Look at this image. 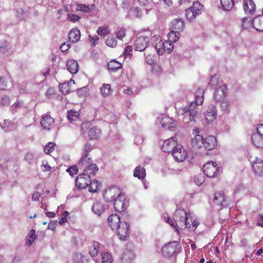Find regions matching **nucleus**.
Wrapping results in <instances>:
<instances>
[{"instance_id": "f257e3e1", "label": "nucleus", "mask_w": 263, "mask_h": 263, "mask_svg": "<svg viewBox=\"0 0 263 263\" xmlns=\"http://www.w3.org/2000/svg\"><path fill=\"white\" fill-rule=\"evenodd\" d=\"M167 127L168 132H173V134L170 138L165 140V153H172L179 144L178 143L176 135V122L172 118L165 117V127Z\"/></svg>"}, {"instance_id": "f03ea898", "label": "nucleus", "mask_w": 263, "mask_h": 263, "mask_svg": "<svg viewBox=\"0 0 263 263\" xmlns=\"http://www.w3.org/2000/svg\"><path fill=\"white\" fill-rule=\"evenodd\" d=\"M81 129L82 134L87 133L89 140L97 139L101 135V130L97 127L92 126L89 122L83 123L81 125Z\"/></svg>"}, {"instance_id": "7ed1b4c3", "label": "nucleus", "mask_w": 263, "mask_h": 263, "mask_svg": "<svg viewBox=\"0 0 263 263\" xmlns=\"http://www.w3.org/2000/svg\"><path fill=\"white\" fill-rule=\"evenodd\" d=\"M177 229L184 230L186 228L191 229V224L187 222V213L183 210H177L175 213Z\"/></svg>"}, {"instance_id": "20e7f679", "label": "nucleus", "mask_w": 263, "mask_h": 263, "mask_svg": "<svg viewBox=\"0 0 263 263\" xmlns=\"http://www.w3.org/2000/svg\"><path fill=\"white\" fill-rule=\"evenodd\" d=\"M114 206L116 211L122 212L124 211L129 205V201L125 197L124 194L122 193L114 201Z\"/></svg>"}, {"instance_id": "39448f33", "label": "nucleus", "mask_w": 263, "mask_h": 263, "mask_svg": "<svg viewBox=\"0 0 263 263\" xmlns=\"http://www.w3.org/2000/svg\"><path fill=\"white\" fill-rule=\"evenodd\" d=\"M203 170L206 176L212 178L216 176L219 171V167L215 162L210 161L203 165Z\"/></svg>"}, {"instance_id": "423d86ee", "label": "nucleus", "mask_w": 263, "mask_h": 263, "mask_svg": "<svg viewBox=\"0 0 263 263\" xmlns=\"http://www.w3.org/2000/svg\"><path fill=\"white\" fill-rule=\"evenodd\" d=\"M129 224L125 221H122L115 229L116 234L121 240H125L128 237Z\"/></svg>"}, {"instance_id": "0eeeda50", "label": "nucleus", "mask_w": 263, "mask_h": 263, "mask_svg": "<svg viewBox=\"0 0 263 263\" xmlns=\"http://www.w3.org/2000/svg\"><path fill=\"white\" fill-rule=\"evenodd\" d=\"M121 194L122 193L120 192L119 188L113 186L106 189L103 196L106 202H111Z\"/></svg>"}, {"instance_id": "6e6552de", "label": "nucleus", "mask_w": 263, "mask_h": 263, "mask_svg": "<svg viewBox=\"0 0 263 263\" xmlns=\"http://www.w3.org/2000/svg\"><path fill=\"white\" fill-rule=\"evenodd\" d=\"M174 159L178 162H183L187 157V154L185 148L181 145L178 146L172 153Z\"/></svg>"}, {"instance_id": "1a4fd4ad", "label": "nucleus", "mask_w": 263, "mask_h": 263, "mask_svg": "<svg viewBox=\"0 0 263 263\" xmlns=\"http://www.w3.org/2000/svg\"><path fill=\"white\" fill-rule=\"evenodd\" d=\"M91 178L88 174L84 172L80 174L76 179V184L79 189H84L88 186Z\"/></svg>"}, {"instance_id": "9d476101", "label": "nucleus", "mask_w": 263, "mask_h": 263, "mask_svg": "<svg viewBox=\"0 0 263 263\" xmlns=\"http://www.w3.org/2000/svg\"><path fill=\"white\" fill-rule=\"evenodd\" d=\"M54 120L50 115L46 114L42 116L41 125L43 128L50 130L54 126Z\"/></svg>"}, {"instance_id": "9b49d317", "label": "nucleus", "mask_w": 263, "mask_h": 263, "mask_svg": "<svg viewBox=\"0 0 263 263\" xmlns=\"http://www.w3.org/2000/svg\"><path fill=\"white\" fill-rule=\"evenodd\" d=\"M252 168L256 176H263V161L259 158H255L252 162Z\"/></svg>"}, {"instance_id": "f8f14e48", "label": "nucleus", "mask_w": 263, "mask_h": 263, "mask_svg": "<svg viewBox=\"0 0 263 263\" xmlns=\"http://www.w3.org/2000/svg\"><path fill=\"white\" fill-rule=\"evenodd\" d=\"M149 42L148 36H141L137 38L135 41V50L139 51H143L147 46Z\"/></svg>"}, {"instance_id": "ddd939ff", "label": "nucleus", "mask_w": 263, "mask_h": 263, "mask_svg": "<svg viewBox=\"0 0 263 263\" xmlns=\"http://www.w3.org/2000/svg\"><path fill=\"white\" fill-rule=\"evenodd\" d=\"M204 89L202 88H199L195 92V100L191 103V107H195L197 105H201L203 102V95Z\"/></svg>"}, {"instance_id": "4468645a", "label": "nucleus", "mask_w": 263, "mask_h": 263, "mask_svg": "<svg viewBox=\"0 0 263 263\" xmlns=\"http://www.w3.org/2000/svg\"><path fill=\"white\" fill-rule=\"evenodd\" d=\"M203 146L205 149L211 151L215 148L217 145V140L215 137L209 136L203 140Z\"/></svg>"}, {"instance_id": "2eb2a0df", "label": "nucleus", "mask_w": 263, "mask_h": 263, "mask_svg": "<svg viewBox=\"0 0 263 263\" xmlns=\"http://www.w3.org/2000/svg\"><path fill=\"white\" fill-rule=\"evenodd\" d=\"M184 22L182 19L177 18L171 22V28L172 30L178 32L182 31L184 28Z\"/></svg>"}, {"instance_id": "dca6fc26", "label": "nucleus", "mask_w": 263, "mask_h": 263, "mask_svg": "<svg viewBox=\"0 0 263 263\" xmlns=\"http://www.w3.org/2000/svg\"><path fill=\"white\" fill-rule=\"evenodd\" d=\"M227 85H223L220 88H217L214 92V98L215 101L220 102L225 99V96L227 93Z\"/></svg>"}, {"instance_id": "f3484780", "label": "nucleus", "mask_w": 263, "mask_h": 263, "mask_svg": "<svg viewBox=\"0 0 263 263\" xmlns=\"http://www.w3.org/2000/svg\"><path fill=\"white\" fill-rule=\"evenodd\" d=\"M243 8L246 13L253 14L256 10V5L253 0H243Z\"/></svg>"}, {"instance_id": "a211bd4d", "label": "nucleus", "mask_w": 263, "mask_h": 263, "mask_svg": "<svg viewBox=\"0 0 263 263\" xmlns=\"http://www.w3.org/2000/svg\"><path fill=\"white\" fill-rule=\"evenodd\" d=\"M69 41L72 43L78 42L81 38V32L78 28H72L68 34Z\"/></svg>"}, {"instance_id": "6ab92c4d", "label": "nucleus", "mask_w": 263, "mask_h": 263, "mask_svg": "<svg viewBox=\"0 0 263 263\" xmlns=\"http://www.w3.org/2000/svg\"><path fill=\"white\" fill-rule=\"evenodd\" d=\"M178 243L177 241H173L165 245V253L169 257L173 255L178 250Z\"/></svg>"}, {"instance_id": "aec40b11", "label": "nucleus", "mask_w": 263, "mask_h": 263, "mask_svg": "<svg viewBox=\"0 0 263 263\" xmlns=\"http://www.w3.org/2000/svg\"><path fill=\"white\" fill-rule=\"evenodd\" d=\"M75 84L74 81L71 80L69 82L64 83L59 85L60 91L64 94H68L73 91V88L72 86Z\"/></svg>"}, {"instance_id": "412c9836", "label": "nucleus", "mask_w": 263, "mask_h": 263, "mask_svg": "<svg viewBox=\"0 0 263 263\" xmlns=\"http://www.w3.org/2000/svg\"><path fill=\"white\" fill-rule=\"evenodd\" d=\"M121 222L120 217L116 214H112L108 218V224L112 230H115Z\"/></svg>"}, {"instance_id": "4be33fe9", "label": "nucleus", "mask_w": 263, "mask_h": 263, "mask_svg": "<svg viewBox=\"0 0 263 263\" xmlns=\"http://www.w3.org/2000/svg\"><path fill=\"white\" fill-rule=\"evenodd\" d=\"M216 109L214 106L211 105L208 107L206 113H205V117L207 122L209 123L215 119L216 117Z\"/></svg>"}, {"instance_id": "5701e85b", "label": "nucleus", "mask_w": 263, "mask_h": 263, "mask_svg": "<svg viewBox=\"0 0 263 263\" xmlns=\"http://www.w3.org/2000/svg\"><path fill=\"white\" fill-rule=\"evenodd\" d=\"M203 138L201 135H196L191 140V145L194 148L199 149L203 146Z\"/></svg>"}, {"instance_id": "b1692460", "label": "nucleus", "mask_w": 263, "mask_h": 263, "mask_svg": "<svg viewBox=\"0 0 263 263\" xmlns=\"http://www.w3.org/2000/svg\"><path fill=\"white\" fill-rule=\"evenodd\" d=\"M226 201L224 193L223 191L216 193L213 198V202L219 206H223Z\"/></svg>"}, {"instance_id": "393cba45", "label": "nucleus", "mask_w": 263, "mask_h": 263, "mask_svg": "<svg viewBox=\"0 0 263 263\" xmlns=\"http://www.w3.org/2000/svg\"><path fill=\"white\" fill-rule=\"evenodd\" d=\"M251 24L256 30L263 31V15H259L255 17Z\"/></svg>"}, {"instance_id": "a878e982", "label": "nucleus", "mask_w": 263, "mask_h": 263, "mask_svg": "<svg viewBox=\"0 0 263 263\" xmlns=\"http://www.w3.org/2000/svg\"><path fill=\"white\" fill-rule=\"evenodd\" d=\"M100 249V243L96 241H92L89 246V253L92 257L97 256Z\"/></svg>"}, {"instance_id": "bb28decb", "label": "nucleus", "mask_w": 263, "mask_h": 263, "mask_svg": "<svg viewBox=\"0 0 263 263\" xmlns=\"http://www.w3.org/2000/svg\"><path fill=\"white\" fill-rule=\"evenodd\" d=\"M66 66L67 70L72 74H75L78 71L79 65L74 60H69L67 61Z\"/></svg>"}, {"instance_id": "cd10ccee", "label": "nucleus", "mask_w": 263, "mask_h": 263, "mask_svg": "<svg viewBox=\"0 0 263 263\" xmlns=\"http://www.w3.org/2000/svg\"><path fill=\"white\" fill-rule=\"evenodd\" d=\"M253 144L258 148H263V136L254 133L251 137Z\"/></svg>"}, {"instance_id": "c85d7f7f", "label": "nucleus", "mask_w": 263, "mask_h": 263, "mask_svg": "<svg viewBox=\"0 0 263 263\" xmlns=\"http://www.w3.org/2000/svg\"><path fill=\"white\" fill-rule=\"evenodd\" d=\"M122 65L118 61L113 60L109 61L107 64V67L109 70L111 72H115L122 68Z\"/></svg>"}, {"instance_id": "c756f323", "label": "nucleus", "mask_w": 263, "mask_h": 263, "mask_svg": "<svg viewBox=\"0 0 263 263\" xmlns=\"http://www.w3.org/2000/svg\"><path fill=\"white\" fill-rule=\"evenodd\" d=\"M145 175L146 172L143 167L141 166L136 167L134 173V177H137L139 179H143L145 178Z\"/></svg>"}, {"instance_id": "7c9ffc66", "label": "nucleus", "mask_w": 263, "mask_h": 263, "mask_svg": "<svg viewBox=\"0 0 263 263\" xmlns=\"http://www.w3.org/2000/svg\"><path fill=\"white\" fill-rule=\"evenodd\" d=\"M167 41H165L167 43H174L177 41L180 37V33L172 30L167 34Z\"/></svg>"}, {"instance_id": "2f4dec72", "label": "nucleus", "mask_w": 263, "mask_h": 263, "mask_svg": "<svg viewBox=\"0 0 263 263\" xmlns=\"http://www.w3.org/2000/svg\"><path fill=\"white\" fill-rule=\"evenodd\" d=\"M104 205L99 202H95L92 206V211L98 215H100L104 211Z\"/></svg>"}, {"instance_id": "473e14b6", "label": "nucleus", "mask_w": 263, "mask_h": 263, "mask_svg": "<svg viewBox=\"0 0 263 263\" xmlns=\"http://www.w3.org/2000/svg\"><path fill=\"white\" fill-rule=\"evenodd\" d=\"M190 8L197 15L201 14L203 11V6L198 1L194 2Z\"/></svg>"}, {"instance_id": "72a5a7b5", "label": "nucleus", "mask_w": 263, "mask_h": 263, "mask_svg": "<svg viewBox=\"0 0 263 263\" xmlns=\"http://www.w3.org/2000/svg\"><path fill=\"white\" fill-rule=\"evenodd\" d=\"M220 4L223 10L230 11L234 6V0H220Z\"/></svg>"}, {"instance_id": "f704fd0d", "label": "nucleus", "mask_w": 263, "mask_h": 263, "mask_svg": "<svg viewBox=\"0 0 263 263\" xmlns=\"http://www.w3.org/2000/svg\"><path fill=\"white\" fill-rule=\"evenodd\" d=\"M88 190L92 193L97 192L101 186V184L97 180L90 181L88 185Z\"/></svg>"}, {"instance_id": "c9c22d12", "label": "nucleus", "mask_w": 263, "mask_h": 263, "mask_svg": "<svg viewBox=\"0 0 263 263\" xmlns=\"http://www.w3.org/2000/svg\"><path fill=\"white\" fill-rule=\"evenodd\" d=\"M84 172L87 174L94 175L98 171V168L96 164H90L86 167L84 169Z\"/></svg>"}, {"instance_id": "e433bc0d", "label": "nucleus", "mask_w": 263, "mask_h": 263, "mask_svg": "<svg viewBox=\"0 0 263 263\" xmlns=\"http://www.w3.org/2000/svg\"><path fill=\"white\" fill-rule=\"evenodd\" d=\"M36 238V236L35 234V230L33 229H31L28 234L27 238L26 241V243L29 246H31Z\"/></svg>"}, {"instance_id": "4c0bfd02", "label": "nucleus", "mask_w": 263, "mask_h": 263, "mask_svg": "<svg viewBox=\"0 0 263 263\" xmlns=\"http://www.w3.org/2000/svg\"><path fill=\"white\" fill-rule=\"evenodd\" d=\"M97 32L99 35L102 36H105L110 33L109 27L107 25L99 27Z\"/></svg>"}, {"instance_id": "58836bf2", "label": "nucleus", "mask_w": 263, "mask_h": 263, "mask_svg": "<svg viewBox=\"0 0 263 263\" xmlns=\"http://www.w3.org/2000/svg\"><path fill=\"white\" fill-rule=\"evenodd\" d=\"M9 80L5 77L0 76V89L6 90L9 85Z\"/></svg>"}, {"instance_id": "ea45409f", "label": "nucleus", "mask_w": 263, "mask_h": 263, "mask_svg": "<svg viewBox=\"0 0 263 263\" xmlns=\"http://www.w3.org/2000/svg\"><path fill=\"white\" fill-rule=\"evenodd\" d=\"M155 48L159 55H163L164 53V43L161 40L157 43Z\"/></svg>"}, {"instance_id": "a19ab883", "label": "nucleus", "mask_w": 263, "mask_h": 263, "mask_svg": "<svg viewBox=\"0 0 263 263\" xmlns=\"http://www.w3.org/2000/svg\"><path fill=\"white\" fill-rule=\"evenodd\" d=\"M76 10L77 11H81L84 13H89L91 11L89 5L81 4H78L77 5Z\"/></svg>"}, {"instance_id": "79ce46f5", "label": "nucleus", "mask_w": 263, "mask_h": 263, "mask_svg": "<svg viewBox=\"0 0 263 263\" xmlns=\"http://www.w3.org/2000/svg\"><path fill=\"white\" fill-rule=\"evenodd\" d=\"M106 45L110 47L115 48L117 45V41L114 36H109L105 41Z\"/></svg>"}, {"instance_id": "37998d69", "label": "nucleus", "mask_w": 263, "mask_h": 263, "mask_svg": "<svg viewBox=\"0 0 263 263\" xmlns=\"http://www.w3.org/2000/svg\"><path fill=\"white\" fill-rule=\"evenodd\" d=\"M111 91V87L109 84H104L103 86L100 88V91L101 94L105 97L110 94Z\"/></svg>"}, {"instance_id": "c03bdc74", "label": "nucleus", "mask_w": 263, "mask_h": 263, "mask_svg": "<svg viewBox=\"0 0 263 263\" xmlns=\"http://www.w3.org/2000/svg\"><path fill=\"white\" fill-rule=\"evenodd\" d=\"M55 143L49 142L44 147V151L47 154H50L52 153L55 149Z\"/></svg>"}, {"instance_id": "a18cd8bd", "label": "nucleus", "mask_w": 263, "mask_h": 263, "mask_svg": "<svg viewBox=\"0 0 263 263\" xmlns=\"http://www.w3.org/2000/svg\"><path fill=\"white\" fill-rule=\"evenodd\" d=\"M67 114V118L70 122L76 120L80 115L78 111L72 110L68 111Z\"/></svg>"}, {"instance_id": "49530a36", "label": "nucleus", "mask_w": 263, "mask_h": 263, "mask_svg": "<svg viewBox=\"0 0 263 263\" xmlns=\"http://www.w3.org/2000/svg\"><path fill=\"white\" fill-rule=\"evenodd\" d=\"M112 258L111 255L108 252L102 254V263H111Z\"/></svg>"}, {"instance_id": "de8ad7c7", "label": "nucleus", "mask_w": 263, "mask_h": 263, "mask_svg": "<svg viewBox=\"0 0 263 263\" xmlns=\"http://www.w3.org/2000/svg\"><path fill=\"white\" fill-rule=\"evenodd\" d=\"M195 107L190 106V120L191 121H195L196 119L198 118V114L197 111L194 109Z\"/></svg>"}, {"instance_id": "09e8293b", "label": "nucleus", "mask_w": 263, "mask_h": 263, "mask_svg": "<svg viewBox=\"0 0 263 263\" xmlns=\"http://www.w3.org/2000/svg\"><path fill=\"white\" fill-rule=\"evenodd\" d=\"M185 16L186 18L191 21L194 20L197 15L189 8L185 11Z\"/></svg>"}, {"instance_id": "8fccbe9b", "label": "nucleus", "mask_w": 263, "mask_h": 263, "mask_svg": "<svg viewBox=\"0 0 263 263\" xmlns=\"http://www.w3.org/2000/svg\"><path fill=\"white\" fill-rule=\"evenodd\" d=\"M165 222H167L170 224V225L173 228H174L176 230V231L178 233H179V230L177 229V223L176 221V217L174 216V217L173 219H172L170 217L167 218V221L165 220Z\"/></svg>"}, {"instance_id": "3c124183", "label": "nucleus", "mask_w": 263, "mask_h": 263, "mask_svg": "<svg viewBox=\"0 0 263 263\" xmlns=\"http://www.w3.org/2000/svg\"><path fill=\"white\" fill-rule=\"evenodd\" d=\"M10 104V99L7 96H4L2 97L0 100V106H8Z\"/></svg>"}, {"instance_id": "603ef678", "label": "nucleus", "mask_w": 263, "mask_h": 263, "mask_svg": "<svg viewBox=\"0 0 263 263\" xmlns=\"http://www.w3.org/2000/svg\"><path fill=\"white\" fill-rule=\"evenodd\" d=\"M132 256V254L131 252H125L122 254V261L123 263H127L128 262H130V257Z\"/></svg>"}, {"instance_id": "864d4df0", "label": "nucleus", "mask_w": 263, "mask_h": 263, "mask_svg": "<svg viewBox=\"0 0 263 263\" xmlns=\"http://www.w3.org/2000/svg\"><path fill=\"white\" fill-rule=\"evenodd\" d=\"M69 214V212L67 211H65L62 214L61 217L59 222L60 224L62 225L67 221V216H68Z\"/></svg>"}, {"instance_id": "5fc2aeb1", "label": "nucleus", "mask_w": 263, "mask_h": 263, "mask_svg": "<svg viewBox=\"0 0 263 263\" xmlns=\"http://www.w3.org/2000/svg\"><path fill=\"white\" fill-rule=\"evenodd\" d=\"M66 172L69 173L71 176H73L78 173V168L77 165H73L67 168Z\"/></svg>"}, {"instance_id": "6e6d98bb", "label": "nucleus", "mask_w": 263, "mask_h": 263, "mask_svg": "<svg viewBox=\"0 0 263 263\" xmlns=\"http://www.w3.org/2000/svg\"><path fill=\"white\" fill-rule=\"evenodd\" d=\"M67 18L69 21L75 23L81 19V17L76 14H69L67 15Z\"/></svg>"}, {"instance_id": "4d7b16f0", "label": "nucleus", "mask_w": 263, "mask_h": 263, "mask_svg": "<svg viewBox=\"0 0 263 263\" xmlns=\"http://www.w3.org/2000/svg\"><path fill=\"white\" fill-rule=\"evenodd\" d=\"M116 34L119 40H122L125 36V30L123 28H120L117 31Z\"/></svg>"}, {"instance_id": "13d9d810", "label": "nucleus", "mask_w": 263, "mask_h": 263, "mask_svg": "<svg viewBox=\"0 0 263 263\" xmlns=\"http://www.w3.org/2000/svg\"><path fill=\"white\" fill-rule=\"evenodd\" d=\"M84 258L81 253H76L73 255V261L74 263H80L81 260Z\"/></svg>"}, {"instance_id": "bf43d9fd", "label": "nucleus", "mask_w": 263, "mask_h": 263, "mask_svg": "<svg viewBox=\"0 0 263 263\" xmlns=\"http://www.w3.org/2000/svg\"><path fill=\"white\" fill-rule=\"evenodd\" d=\"M220 107H221V109L223 110H224L226 111H229V109L228 108L229 103H228V101H226L224 99L223 100L220 101Z\"/></svg>"}, {"instance_id": "052dcab7", "label": "nucleus", "mask_w": 263, "mask_h": 263, "mask_svg": "<svg viewBox=\"0 0 263 263\" xmlns=\"http://www.w3.org/2000/svg\"><path fill=\"white\" fill-rule=\"evenodd\" d=\"M242 22V27L243 28H247L251 25L250 20H249L248 17H244L241 20Z\"/></svg>"}, {"instance_id": "680f3d73", "label": "nucleus", "mask_w": 263, "mask_h": 263, "mask_svg": "<svg viewBox=\"0 0 263 263\" xmlns=\"http://www.w3.org/2000/svg\"><path fill=\"white\" fill-rule=\"evenodd\" d=\"M133 48L131 46H127L124 51V54L126 57L132 55Z\"/></svg>"}, {"instance_id": "e2e57ef3", "label": "nucleus", "mask_w": 263, "mask_h": 263, "mask_svg": "<svg viewBox=\"0 0 263 263\" xmlns=\"http://www.w3.org/2000/svg\"><path fill=\"white\" fill-rule=\"evenodd\" d=\"M218 80L216 75L213 76L210 81V85L212 86H215L218 84Z\"/></svg>"}, {"instance_id": "0e129e2a", "label": "nucleus", "mask_w": 263, "mask_h": 263, "mask_svg": "<svg viewBox=\"0 0 263 263\" xmlns=\"http://www.w3.org/2000/svg\"><path fill=\"white\" fill-rule=\"evenodd\" d=\"M88 155H84V154H83V155L81 158L80 162L82 163L83 164L89 163V160H90V159L89 158H88Z\"/></svg>"}, {"instance_id": "69168bd1", "label": "nucleus", "mask_w": 263, "mask_h": 263, "mask_svg": "<svg viewBox=\"0 0 263 263\" xmlns=\"http://www.w3.org/2000/svg\"><path fill=\"white\" fill-rule=\"evenodd\" d=\"M203 181H204L203 177L201 175H197L195 178V182L198 186L201 185L203 183Z\"/></svg>"}, {"instance_id": "338daca9", "label": "nucleus", "mask_w": 263, "mask_h": 263, "mask_svg": "<svg viewBox=\"0 0 263 263\" xmlns=\"http://www.w3.org/2000/svg\"><path fill=\"white\" fill-rule=\"evenodd\" d=\"M70 47L69 44H66L65 43L62 44L60 46V49L62 52L66 51Z\"/></svg>"}, {"instance_id": "774afa93", "label": "nucleus", "mask_w": 263, "mask_h": 263, "mask_svg": "<svg viewBox=\"0 0 263 263\" xmlns=\"http://www.w3.org/2000/svg\"><path fill=\"white\" fill-rule=\"evenodd\" d=\"M257 224L263 227V215H258L257 217Z\"/></svg>"}]
</instances>
